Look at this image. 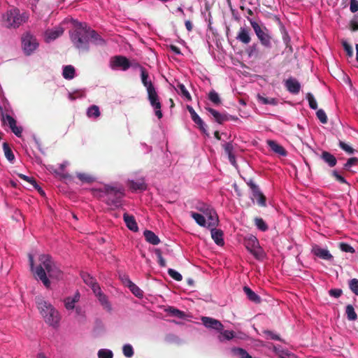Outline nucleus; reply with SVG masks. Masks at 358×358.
Returning <instances> with one entry per match:
<instances>
[{"label":"nucleus","instance_id":"obj_1","mask_svg":"<svg viewBox=\"0 0 358 358\" xmlns=\"http://www.w3.org/2000/svg\"><path fill=\"white\" fill-rule=\"evenodd\" d=\"M39 265L34 266V257L29 255V261L31 271L34 273L37 280H41L47 288L50 287L51 279L60 280L63 277V273L49 255H41L38 258Z\"/></svg>","mask_w":358,"mask_h":358},{"label":"nucleus","instance_id":"obj_2","mask_svg":"<svg viewBox=\"0 0 358 358\" xmlns=\"http://www.w3.org/2000/svg\"><path fill=\"white\" fill-rule=\"evenodd\" d=\"M99 196L108 206L117 208L122 206L124 188L120 184L104 185L99 191Z\"/></svg>","mask_w":358,"mask_h":358},{"label":"nucleus","instance_id":"obj_3","mask_svg":"<svg viewBox=\"0 0 358 358\" xmlns=\"http://www.w3.org/2000/svg\"><path fill=\"white\" fill-rule=\"evenodd\" d=\"M74 29L70 31V38L74 46L81 51H88L90 39L86 23L74 21Z\"/></svg>","mask_w":358,"mask_h":358},{"label":"nucleus","instance_id":"obj_4","mask_svg":"<svg viewBox=\"0 0 358 358\" xmlns=\"http://www.w3.org/2000/svg\"><path fill=\"white\" fill-rule=\"evenodd\" d=\"M35 300L37 308L45 322L50 326L57 327L60 320L58 311L42 296H36Z\"/></svg>","mask_w":358,"mask_h":358},{"label":"nucleus","instance_id":"obj_5","mask_svg":"<svg viewBox=\"0 0 358 358\" xmlns=\"http://www.w3.org/2000/svg\"><path fill=\"white\" fill-rule=\"evenodd\" d=\"M248 20L261 44L266 48H271V34L266 27L260 26L252 19Z\"/></svg>","mask_w":358,"mask_h":358},{"label":"nucleus","instance_id":"obj_6","mask_svg":"<svg viewBox=\"0 0 358 358\" xmlns=\"http://www.w3.org/2000/svg\"><path fill=\"white\" fill-rule=\"evenodd\" d=\"M8 27H18L22 23L27 20V13L20 14L19 10L13 9L6 13L4 16Z\"/></svg>","mask_w":358,"mask_h":358},{"label":"nucleus","instance_id":"obj_7","mask_svg":"<svg viewBox=\"0 0 358 358\" xmlns=\"http://www.w3.org/2000/svg\"><path fill=\"white\" fill-rule=\"evenodd\" d=\"M195 208L208 217L209 221L208 223V227H215L217 226L218 218L215 210L210 207V206L205 203L199 202L196 205Z\"/></svg>","mask_w":358,"mask_h":358},{"label":"nucleus","instance_id":"obj_8","mask_svg":"<svg viewBox=\"0 0 358 358\" xmlns=\"http://www.w3.org/2000/svg\"><path fill=\"white\" fill-rule=\"evenodd\" d=\"M139 172L133 173L131 178H128L126 181L127 186L133 192L145 191L147 189V184L145 178L139 176Z\"/></svg>","mask_w":358,"mask_h":358},{"label":"nucleus","instance_id":"obj_9","mask_svg":"<svg viewBox=\"0 0 358 358\" xmlns=\"http://www.w3.org/2000/svg\"><path fill=\"white\" fill-rule=\"evenodd\" d=\"M22 46L25 55H30L38 48V42L34 36L27 32L22 37Z\"/></svg>","mask_w":358,"mask_h":358},{"label":"nucleus","instance_id":"obj_10","mask_svg":"<svg viewBox=\"0 0 358 358\" xmlns=\"http://www.w3.org/2000/svg\"><path fill=\"white\" fill-rule=\"evenodd\" d=\"M0 118L3 124H8L11 131L17 136L20 137L22 128L16 125V120L8 113H4L2 107L0 106Z\"/></svg>","mask_w":358,"mask_h":358},{"label":"nucleus","instance_id":"obj_11","mask_svg":"<svg viewBox=\"0 0 358 358\" xmlns=\"http://www.w3.org/2000/svg\"><path fill=\"white\" fill-rule=\"evenodd\" d=\"M147 92L148 100L155 110V115L158 117V119H161L163 116L162 112L161 110L162 104L159 101V96L155 88L149 90L147 91Z\"/></svg>","mask_w":358,"mask_h":358},{"label":"nucleus","instance_id":"obj_12","mask_svg":"<svg viewBox=\"0 0 358 358\" xmlns=\"http://www.w3.org/2000/svg\"><path fill=\"white\" fill-rule=\"evenodd\" d=\"M130 66L128 59L123 56H115L110 61V67L113 70L121 69L122 71H126Z\"/></svg>","mask_w":358,"mask_h":358},{"label":"nucleus","instance_id":"obj_13","mask_svg":"<svg viewBox=\"0 0 358 358\" xmlns=\"http://www.w3.org/2000/svg\"><path fill=\"white\" fill-rule=\"evenodd\" d=\"M248 185L250 187L252 196L257 200V203L260 206L265 207L266 206V198L260 191L259 187L252 180L248 182Z\"/></svg>","mask_w":358,"mask_h":358},{"label":"nucleus","instance_id":"obj_14","mask_svg":"<svg viewBox=\"0 0 358 358\" xmlns=\"http://www.w3.org/2000/svg\"><path fill=\"white\" fill-rule=\"evenodd\" d=\"M201 321L203 324L208 329H213L218 331L223 330V324L216 319L209 317H202Z\"/></svg>","mask_w":358,"mask_h":358},{"label":"nucleus","instance_id":"obj_15","mask_svg":"<svg viewBox=\"0 0 358 358\" xmlns=\"http://www.w3.org/2000/svg\"><path fill=\"white\" fill-rule=\"evenodd\" d=\"M312 252L314 255L317 256V257L327 260V261H332L334 257L329 252V251L326 248H322L320 246L315 245L313 247Z\"/></svg>","mask_w":358,"mask_h":358},{"label":"nucleus","instance_id":"obj_16","mask_svg":"<svg viewBox=\"0 0 358 358\" xmlns=\"http://www.w3.org/2000/svg\"><path fill=\"white\" fill-rule=\"evenodd\" d=\"M94 294L98 298L103 308L108 312H110L112 310L111 304L108 301L107 296L101 292V288L96 287L94 292Z\"/></svg>","mask_w":358,"mask_h":358},{"label":"nucleus","instance_id":"obj_17","mask_svg":"<svg viewBox=\"0 0 358 358\" xmlns=\"http://www.w3.org/2000/svg\"><path fill=\"white\" fill-rule=\"evenodd\" d=\"M64 32L62 27H55L53 29H47L45 32V40L47 43L55 40L60 36Z\"/></svg>","mask_w":358,"mask_h":358},{"label":"nucleus","instance_id":"obj_18","mask_svg":"<svg viewBox=\"0 0 358 358\" xmlns=\"http://www.w3.org/2000/svg\"><path fill=\"white\" fill-rule=\"evenodd\" d=\"M287 90L292 94H296L301 90V85L299 81L294 78H289L285 81Z\"/></svg>","mask_w":358,"mask_h":358},{"label":"nucleus","instance_id":"obj_19","mask_svg":"<svg viewBox=\"0 0 358 358\" xmlns=\"http://www.w3.org/2000/svg\"><path fill=\"white\" fill-rule=\"evenodd\" d=\"M225 153L228 156V159L229 162L235 167H236V157L234 154V148L231 142H227L223 144L222 145Z\"/></svg>","mask_w":358,"mask_h":358},{"label":"nucleus","instance_id":"obj_20","mask_svg":"<svg viewBox=\"0 0 358 358\" xmlns=\"http://www.w3.org/2000/svg\"><path fill=\"white\" fill-rule=\"evenodd\" d=\"M139 69L141 71V82L144 87L146 88L147 91L155 88L151 80L150 79L149 74L145 69L141 66H139Z\"/></svg>","mask_w":358,"mask_h":358},{"label":"nucleus","instance_id":"obj_21","mask_svg":"<svg viewBox=\"0 0 358 358\" xmlns=\"http://www.w3.org/2000/svg\"><path fill=\"white\" fill-rule=\"evenodd\" d=\"M236 38L244 44H248L251 41L249 30L246 27H241Z\"/></svg>","mask_w":358,"mask_h":358},{"label":"nucleus","instance_id":"obj_22","mask_svg":"<svg viewBox=\"0 0 358 358\" xmlns=\"http://www.w3.org/2000/svg\"><path fill=\"white\" fill-rule=\"evenodd\" d=\"M123 219L126 226L132 231L136 232L138 231V224L133 215H129L127 213L123 215Z\"/></svg>","mask_w":358,"mask_h":358},{"label":"nucleus","instance_id":"obj_23","mask_svg":"<svg viewBox=\"0 0 358 358\" xmlns=\"http://www.w3.org/2000/svg\"><path fill=\"white\" fill-rule=\"evenodd\" d=\"M211 231V237L215 243L218 245H224L223 233L221 230L215 229V227H209Z\"/></svg>","mask_w":358,"mask_h":358},{"label":"nucleus","instance_id":"obj_24","mask_svg":"<svg viewBox=\"0 0 358 358\" xmlns=\"http://www.w3.org/2000/svg\"><path fill=\"white\" fill-rule=\"evenodd\" d=\"M206 110L213 115L215 120L217 122H218L219 124H222L224 122L229 120V118L228 117V116L227 115L220 113L213 108H207Z\"/></svg>","mask_w":358,"mask_h":358},{"label":"nucleus","instance_id":"obj_25","mask_svg":"<svg viewBox=\"0 0 358 358\" xmlns=\"http://www.w3.org/2000/svg\"><path fill=\"white\" fill-rule=\"evenodd\" d=\"M89 39L96 45H103L105 41L94 31L88 27Z\"/></svg>","mask_w":358,"mask_h":358},{"label":"nucleus","instance_id":"obj_26","mask_svg":"<svg viewBox=\"0 0 358 358\" xmlns=\"http://www.w3.org/2000/svg\"><path fill=\"white\" fill-rule=\"evenodd\" d=\"M143 235L146 241L152 245H156L160 243V239L159 237L150 230H145Z\"/></svg>","mask_w":358,"mask_h":358},{"label":"nucleus","instance_id":"obj_27","mask_svg":"<svg viewBox=\"0 0 358 358\" xmlns=\"http://www.w3.org/2000/svg\"><path fill=\"white\" fill-rule=\"evenodd\" d=\"M267 144L274 152L281 156H285L287 155V152L284 148L277 143L275 141L269 140L267 141Z\"/></svg>","mask_w":358,"mask_h":358},{"label":"nucleus","instance_id":"obj_28","mask_svg":"<svg viewBox=\"0 0 358 358\" xmlns=\"http://www.w3.org/2000/svg\"><path fill=\"white\" fill-rule=\"evenodd\" d=\"M81 276L85 283L92 288L93 292H94L96 287H100L98 283L96 282V280L90 274L85 273H83Z\"/></svg>","mask_w":358,"mask_h":358},{"label":"nucleus","instance_id":"obj_29","mask_svg":"<svg viewBox=\"0 0 358 358\" xmlns=\"http://www.w3.org/2000/svg\"><path fill=\"white\" fill-rule=\"evenodd\" d=\"M322 159L327 163L330 167L336 166L337 160L336 157L329 153V152L324 151L322 153Z\"/></svg>","mask_w":358,"mask_h":358},{"label":"nucleus","instance_id":"obj_30","mask_svg":"<svg viewBox=\"0 0 358 358\" xmlns=\"http://www.w3.org/2000/svg\"><path fill=\"white\" fill-rule=\"evenodd\" d=\"M243 291L245 294H246L247 297L249 300H250L252 302L255 303H259L261 301L260 297L255 292H253L250 287L245 286L243 287Z\"/></svg>","mask_w":358,"mask_h":358},{"label":"nucleus","instance_id":"obj_31","mask_svg":"<svg viewBox=\"0 0 358 358\" xmlns=\"http://www.w3.org/2000/svg\"><path fill=\"white\" fill-rule=\"evenodd\" d=\"M190 215L199 226L208 227V224L203 215L195 212H191Z\"/></svg>","mask_w":358,"mask_h":358},{"label":"nucleus","instance_id":"obj_32","mask_svg":"<svg viewBox=\"0 0 358 358\" xmlns=\"http://www.w3.org/2000/svg\"><path fill=\"white\" fill-rule=\"evenodd\" d=\"M100 115L99 108L96 105L90 106L87 110V116L89 118L97 119Z\"/></svg>","mask_w":358,"mask_h":358},{"label":"nucleus","instance_id":"obj_33","mask_svg":"<svg viewBox=\"0 0 358 358\" xmlns=\"http://www.w3.org/2000/svg\"><path fill=\"white\" fill-rule=\"evenodd\" d=\"M62 76L65 79L71 80L75 76V69L71 65L65 66L63 68Z\"/></svg>","mask_w":358,"mask_h":358},{"label":"nucleus","instance_id":"obj_34","mask_svg":"<svg viewBox=\"0 0 358 358\" xmlns=\"http://www.w3.org/2000/svg\"><path fill=\"white\" fill-rule=\"evenodd\" d=\"M176 90L178 92V93L182 95L187 101H191V95L183 84L178 83L176 87Z\"/></svg>","mask_w":358,"mask_h":358},{"label":"nucleus","instance_id":"obj_35","mask_svg":"<svg viewBox=\"0 0 358 358\" xmlns=\"http://www.w3.org/2000/svg\"><path fill=\"white\" fill-rule=\"evenodd\" d=\"M192 121L199 126V129L203 132H206V125L202 120V119L199 116V115L196 113L194 115H191Z\"/></svg>","mask_w":358,"mask_h":358},{"label":"nucleus","instance_id":"obj_36","mask_svg":"<svg viewBox=\"0 0 358 358\" xmlns=\"http://www.w3.org/2000/svg\"><path fill=\"white\" fill-rule=\"evenodd\" d=\"M220 332L221 334L218 336V339L220 342L229 341L235 336V333L233 331L224 330L223 331H221Z\"/></svg>","mask_w":358,"mask_h":358},{"label":"nucleus","instance_id":"obj_37","mask_svg":"<svg viewBox=\"0 0 358 358\" xmlns=\"http://www.w3.org/2000/svg\"><path fill=\"white\" fill-rule=\"evenodd\" d=\"M345 313L347 315L348 320L350 321H355L357 319V315L352 305L349 304L346 306Z\"/></svg>","mask_w":358,"mask_h":358},{"label":"nucleus","instance_id":"obj_38","mask_svg":"<svg viewBox=\"0 0 358 358\" xmlns=\"http://www.w3.org/2000/svg\"><path fill=\"white\" fill-rule=\"evenodd\" d=\"M128 287L131 292L137 297L143 296V291L131 280L128 281Z\"/></svg>","mask_w":358,"mask_h":358},{"label":"nucleus","instance_id":"obj_39","mask_svg":"<svg viewBox=\"0 0 358 358\" xmlns=\"http://www.w3.org/2000/svg\"><path fill=\"white\" fill-rule=\"evenodd\" d=\"M3 149L6 159L10 162H13L15 159V156L7 143H3Z\"/></svg>","mask_w":358,"mask_h":358},{"label":"nucleus","instance_id":"obj_40","mask_svg":"<svg viewBox=\"0 0 358 358\" xmlns=\"http://www.w3.org/2000/svg\"><path fill=\"white\" fill-rule=\"evenodd\" d=\"M258 101L263 104H268L275 106L278 103V101L275 98L264 97L261 95L257 96Z\"/></svg>","mask_w":358,"mask_h":358},{"label":"nucleus","instance_id":"obj_41","mask_svg":"<svg viewBox=\"0 0 358 358\" xmlns=\"http://www.w3.org/2000/svg\"><path fill=\"white\" fill-rule=\"evenodd\" d=\"M255 224L257 228L262 231H266L268 229V225L262 218L256 217L255 219Z\"/></svg>","mask_w":358,"mask_h":358},{"label":"nucleus","instance_id":"obj_42","mask_svg":"<svg viewBox=\"0 0 358 358\" xmlns=\"http://www.w3.org/2000/svg\"><path fill=\"white\" fill-rule=\"evenodd\" d=\"M122 352L123 355L127 358H131L133 357L134 352L132 345L130 344L124 345L122 347Z\"/></svg>","mask_w":358,"mask_h":358},{"label":"nucleus","instance_id":"obj_43","mask_svg":"<svg viewBox=\"0 0 358 358\" xmlns=\"http://www.w3.org/2000/svg\"><path fill=\"white\" fill-rule=\"evenodd\" d=\"M97 356L99 358H113V353L108 349H100L98 351Z\"/></svg>","mask_w":358,"mask_h":358},{"label":"nucleus","instance_id":"obj_44","mask_svg":"<svg viewBox=\"0 0 358 358\" xmlns=\"http://www.w3.org/2000/svg\"><path fill=\"white\" fill-rule=\"evenodd\" d=\"M259 245V241L255 236H250L247 242V248L251 251L252 248H256Z\"/></svg>","mask_w":358,"mask_h":358},{"label":"nucleus","instance_id":"obj_45","mask_svg":"<svg viewBox=\"0 0 358 358\" xmlns=\"http://www.w3.org/2000/svg\"><path fill=\"white\" fill-rule=\"evenodd\" d=\"M208 99L210 101L216 105H219L221 103L219 94L214 90H212L209 92Z\"/></svg>","mask_w":358,"mask_h":358},{"label":"nucleus","instance_id":"obj_46","mask_svg":"<svg viewBox=\"0 0 358 358\" xmlns=\"http://www.w3.org/2000/svg\"><path fill=\"white\" fill-rule=\"evenodd\" d=\"M306 99L308 101L309 106L311 109L316 110L317 108V103L314 97V96L308 92L306 94Z\"/></svg>","mask_w":358,"mask_h":358},{"label":"nucleus","instance_id":"obj_47","mask_svg":"<svg viewBox=\"0 0 358 358\" xmlns=\"http://www.w3.org/2000/svg\"><path fill=\"white\" fill-rule=\"evenodd\" d=\"M349 287L351 291L358 296V280L353 278L349 282Z\"/></svg>","mask_w":358,"mask_h":358},{"label":"nucleus","instance_id":"obj_48","mask_svg":"<svg viewBox=\"0 0 358 358\" xmlns=\"http://www.w3.org/2000/svg\"><path fill=\"white\" fill-rule=\"evenodd\" d=\"M168 274L176 281H181L182 279V275L173 268H169Z\"/></svg>","mask_w":358,"mask_h":358},{"label":"nucleus","instance_id":"obj_49","mask_svg":"<svg viewBox=\"0 0 358 358\" xmlns=\"http://www.w3.org/2000/svg\"><path fill=\"white\" fill-rule=\"evenodd\" d=\"M316 115L322 124H326L327 122V116L324 110L319 109L316 113Z\"/></svg>","mask_w":358,"mask_h":358},{"label":"nucleus","instance_id":"obj_50","mask_svg":"<svg viewBox=\"0 0 358 358\" xmlns=\"http://www.w3.org/2000/svg\"><path fill=\"white\" fill-rule=\"evenodd\" d=\"M77 177L83 182L90 183L94 180L93 177L85 173H77Z\"/></svg>","mask_w":358,"mask_h":358},{"label":"nucleus","instance_id":"obj_51","mask_svg":"<svg viewBox=\"0 0 358 358\" xmlns=\"http://www.w3.org/2000/svg\"><path fill=\"white\" fill-rule=\"evenodd\" d=\"M155 253L158 259V263L161 267H165L166 266V261L163 258L162 255V252L159 249H155Z\"/></svg>","mask_w":358,"mask_h":358},{"label":"nucleus","instance_id":"obj_52","mask_svg":"<svg viewBox=\"0 0 358 358\" xmlns=\"http://www.w3.org/2000/svg\"><path fill=\"white\" fill-rule=\"evenodd\" d=\"M76 302L71 297H67L64 300V305L67 310H73L75 308Z\"/></svg>","mask_w":358,"mask_h":358},{"label":"nucleus","instance_id":"obj_53","mask_svg":"<svg viewBox=\"0 0 358 358\" xmlns=\"http://www.w3.org/2000/svg\"><path fill=\"white\" fill-rule=\"evenodd\" d=\"M340 249L345 252L354 253L355 249L348 243H341L340 244Z\"/></svg>","mask_w":358,"mask_h":358},{"label":"nucleus","instance_id":"obj_54","mask_svg":"<svg viewBox=\"0 0 358 358\" xmlns=\"http://www.w3.org/2000/svg\"><path fill=\"white\" fill-rule=\"evenodd\" d=\"M18 176H19V177L21 179H22V180L29 182L30 184H31L35 188H38V185H37V183H36V180L34 179H33L31 178H29V176H25L24 174H21V173L19 174Z\"/></svg>","mask_w":358,"mask_h":358},{"label":"nucleus","instance_id":"obj_55","mask_svg":"<svg viewBox=\"0 0 358 358\" xmlns=\"http://www.w3.org/2000/svg\"><path fill=\"white\" fill-rule=\"evenodd\" d=\"M339 146L341 149L349 154H352L354 152V149L343 141L339 142Z\"/></svg>","mask_w":358,"mask_h":358},{"label":"nucleus","instance_id":"obj_56","mask_svg":"<svg viewBox=\"0 0 358 358\" xmlns=\"http://www.w3.org/2000/svg\"><path fill=\"white\" fill-rule=\"evenodd\" d=\"M250 252L257 259H259L263 256V252L259 245H258L256 248H252Z\"/></svg>","mask_w":358,"mask_h":358},{"label":"nucleus","instance_id":"obj_57","mask_svg":"<svg viewBox=\"0 0 358 358\" xmlns=\"http://www.w3.org/2000/svg\"><path fill=\"white\" fill-rule=\"evenodd\" d=\"M358 161L357 157L350 158L347 162L344 164L345 169H349L352 166L355 165Z\"/></svg>","mask_w":358,"mask_h":358},{"label":"nucleus","instance_id":"obj_58","mask_svg":"<svg viewBox=\"0 0 358 358\" xmlns=\"http://www.w3.org/2000/svg\"><path fill=\"white\" fill-rule=\"evenodd\" d=\"M84 96L85 93L83 92H76L73 93L69 94V99L71 101H73L78 97H83Z\"/></svg>","mask_w":358,"mask_h":358},{"label":"nucleus","instance_id":"obj_59","mask_svg":"<svg viewBox=\"0 0 358 358\" xmlns=\"http://www.w3.org/2000/svg\"><path fill=\"white\" fill-rule=\"evenodd\" d=\"M343 48L344 50H345V52H347V55L349 56V57H352V55H353V50H352V48L351 47V45H350L347 42H343Z\"/></svg>","mask_w":358,"mask_h":358},{"label":"nucleus","instance_id":"obj_60","mask_svg":"<svg viewBox=\"0 0 358 358\" xmlns=\"http://www.w3.org/2000/svg\"><path fill=\"white\" fill-rule=\"evenodd\" d=\"M264 334L266 336L267 338H269L271 339L275 340V341H279L280 337L277 334H274L273 331H264Z\"/></svg>","mask_w":358,"mask_h":358},{"label":"nucleus","instance_id":"obj_61","mask_svg":"<svg viewBox=\"0 0 358 358\" xmlns=\"http://www.w3.org/2000/svg\"><path fill=\"white\" fill-rule=\"evenodd\" d=\"M350 10L352 13H356L357 11H358V1L357 0L350 1Z\"/></svg>","mask_w":358,"mask_h":358},{"label":"nucleus","instance_id":"obj_62","mask_svg":"<svg viewBox=\"0 0 358 358\" xmlns=\"http://www.w3.org/2000/svg\"><path fill=\"white\" fill-rule=\"evenodd\" d=\"M332 175L336 178V179L338 181L341 182V183H347L346 180L342 176H341L337 171H333Z\"/></svg>","mask_w":358,"mask_h":358},{"label":"nucleus","instance_id":"obj_63","mask_svg":"<svg viewBox=\"0 0 358 358\" xmlns=\"http://www.w3.org/2000/svg\"><path fill=\"white\" fill-rule=\"evenodd\" d=\"M257 44H253L252 46L250 47V48L248 50V56L250 57L257 55Z\"/></svg>","mask_w":358,"mask_h":358},{"label":"nucleus","instance_id":"obj_64","mask_svg":"<svg viewBox=\"0 0 358 358\" xmlns=\"http://www.w3.org/2000/svg\"><path fill=\"white\" fill-rule=\"evenodd\" d=\"M342 294V290L339 289H332L329 290V294L335 298L339 297Z\"/></svg>","mask_w":358,"mask_h":358}]
</instances>
